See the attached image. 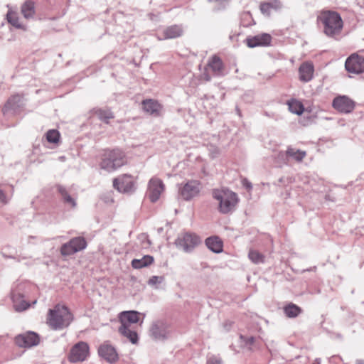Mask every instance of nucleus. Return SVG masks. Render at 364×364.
<instances>
[{
	"label": "nucleus",
	"mask_w": 364,
	"mask_h": 364,
	"mask_svg": "<svg viewBox=\"0 0 364 364\" xmlns=\"http://www.w3.org/2000/svg\"><path fill=\"white\" fill-rule=\"evenodd\" d=\"M125 154L119 149H107L102 155L100 168L112 172L126 164Z\"/></svg>",
	"instance_id": "3"
},
{
	"label": "nucleus",
	"mask_w": 364,
	"mask_h": 364,
	"mask_svg": "<svg viewBox=\"0 0 364 364\" xmlns=\"http://www.w3.org/2000/svg\"><path fill=\"white\" fill-rule=\"evenodd\" d=\"M332 106L341 113L348 114L353 111L355 102L346 95H339L333 99Z\"/></svg>",
	"instance_id": "9"
},
{
	"label": "nucleus",
	"mask_w": 364,
	"mask_h": 364,
	"mask_svg": "<svg viewBox=\"0 0 364 364\" xmlns=\"http://www.w3.org/2000/svg\"><path fill=\"white\" fill-rule=\"evenodd\" d=\"M183 33V30L181 26L172 25L171 26L166 28L163 31V36H158V39L161 41L178 38L182 36Z\"/></svg>",
	"instance_id": "18"
},
{
	"label": "nucleus",
	"mask_w": 364,
	"mask_h": 364,
	"mask_svg": "<svg viewBox=\"0 0 364 364\" xmlns=\"http://www.w3.org/2000/svg\"><path fill=\"white\" fill-rule=\"evenodd\" d=\"M283 8V4L280 0H270L260 4L259 9L261 13L267 16L271 15L272 11H279Z\"/></svg>",
	"instance_id": "17"
},
{
	"label": "nucleus",
	"mask_w": 364,
	"mask_h": 364,
	"mask_svg": "<svg viewBox=\"0 0 364 364\" xmlns=\"http://www.w3.org/2000/svg\"><path fill=\"white\" fill-rule=\"evenodd\" d=\"M286 154L288 156L291 157L298 162L301 161L306 155V151L292 147H288Z\"/></svg>",
	"instance_id": "31"
},
{
	"label": "nucleus",
	"mask_w": 364,
	"mask_h": 364,
	"mask_svg": "<svg viewBox=\"0 0 364 364\" xmlns=\"http://www.w3.org/2000/svg\"><path fill=\"white\" fill-rule=\"evenodd\" d=\"M205 80L208 81L210 80V77L208 75H205Z\"/></svg>",
	"instance_id": "43"
},
{
	"label": "nucleus",
	"mask_w": 364,
	"mask_h": 364,
	"mask_svg": "<svg viewBox=\"0 0 364 364\" xmlns=\"http://www.w3.org/2000/svg\"><path fill=\"white\" fill-rule=\"evenodd\" d=\"M164 281L163 276H152L148 281V284L155 289H158L157 285L161 284Z\"/></svg>",
	"instance_id": "37"
},
{
	"label": "nucleus",
	"mask_w": 364,
	"mask_h": 364,
	"mask_svg": "<svg viewBox=\"0 0 364 364\" xmlns=\"http://www.w3.org/2000/svg\"><path fill=\"white\" fill-rule=\"evenodd\" d=\"M289 110L294 114L301 115L304 111L303 104L296 100H291L288 102Z\"/></svg>",
	"instance_id": "32"
},
{
	"label": "nucleus",
	"mask_w": 364,
	"mask_h": 364,
	"mask_svg": "<svg viewBox=\"0 0 364 364\" xmlns=\"http://www.w3.org/2000/svg\"><path fill=\"white\" fill-rule=\"evenodd\" d=\"M154 257L151 255H146L140 259H134L132 261V266L134 269H141L148 267L154 262Z\"/></svg>",
	"instance_id": "28"
},
{
	"label": "nucleus",
	"mask_w": 364,
	"mask_h": 364,
	"mask_svg": "<svg viewBox=\"0 0 364 364\" xmlns=\"http://www.w3.org/2000/svg\"><path fill=\"white\" fill-rule=\"evenodd\" d=\"M318 22L323 26V32L328 36L338 33L343 28L340 15L334 11H324L318 16Z\"/></svg>",
	"instance_id": "4"
},
{
	"label": "nucleus",
	"mask_w": 364,
	"mask_h": 364,
	"mask_svg": "<svg viewBox=\"0 0 364 364\" xmlns=\"http://www.w3.org/2000/svg\"><path fill=\"white\" fill-rule=\"evenodd\" d=\"M255 341V338L253 336H250L247 338V344H252Z\"/></svg>",
	"instance_id": "41"
},
{
	"label": "nucleus",
	"mask_w": 364,
	"mask_h": 364,
	"mask_svg": "<svg viewBox=\"0 0 364 364\" xmlns=\"http://www.w3.org/2000/svg\"><path fill=\"white\" fill-rule=\"evenodd\" d=\"M7 21L16 28H23V25L19 23L17 14L12 11H8L6 14Z\"/></svg>",
	"instance_id": "34"
},
{
	"label": "nucleus",
	"mask_w": 364,
	"mask_h": 364,
	"mask_svg": "<svg viewBox=\"0 0 364 364\" xmlns=\"http://www.w3.org/2000/svg\"><path fill=\"white\" fill-rule=\"evenodd\" d=\"M207 364H223V360L220 356L213 355L208 358Z\"/></svg>",
	"instance_id": "38"
},
{
	"label": "nucleus",
	"mask_w": 364,
	"mask_h": 364,
	"mask_svg": "<svg viewBox=\"0 0 364 364\" xmlns=\"http://www.w3.org/2000/svg\"><path fill=\"white\" fill-rule=\"evenodd\" d=\"M57 190L60 194L63 202L68 206L75 208L77 206L76 198L72 196L68 189L61 186H57Z\"/></svg>",
	"instance_id": "20"
},
{
	"label": "nucleus",
	"mask_w": 364,
	"mask_h": 364,
	"mask_svg": "<svg viewBox=\"0 0 364 364\" xmlns=\"http://www.w3.org/2000/svg\"><path fill=\"white\" fill-rule=\"evenodd\" d=\"M98 355L109 363L116 362L119 357L115 348L109 341H105L98 347Z\"/></svg>",
	"instance_id": "13"
},
{
	"label": "nucleus",
	"mask_w": 364,
	"mask_h": 364,
	"mask_svg": "<svg viewBox=\"0 0 364 364\" xmlns=\"http://www.w3.org/2000/svg\"><path fill=\"white\" fill-rule=\"evenodd\" d=\"M119 332L127 338L132 343L136 344L138 342L139 337L137 333L134 330L131 329L128 324L121 325L119 328Z\"/></svg>",
	"instance_id": "26"
},
{
	"label": "nucleus",
	"mask_w": 364,
	"mask_h": 364,
	"mask_svg": "<svg viewBox=\"0 0 364 364\" xmlns=\"http://www.w3.org/2000/svg\"><path fill=\"white\" fill-rule=\"evenodd\" d=\"M199 191V183L197 181H188L178 190L180 197L185 200H190L197 196Z\"/></svg>",
	"instance_id": "14"
},
{
	"label": "nucleus",
	"mask_w": 364,
	"mask_h": 364,
	"mask_svg": "<svg viewBox=\"0 0 364 364\" xmlns=\"http://www.w3.org/2000/svg\"><path fill=\"white\" fill-rule=\"evenodd\" d=\"M316 269V267H311L309 269H304L303 272H306V271H314Z\"/></svg>",
	"instance_id": "42"
},
{
	"label": "nucleus",
	"mask_w": 364,
	"mask_h": 364,
	"mask_svg": "<svg viewBox=\"0 0 364 364\" xmlns=\"http://www.w3.org/2000/svg\"><path fill=\"white\" fill-rule=\"evenodd\" d=\"M87 246V241L83 237H75L68 242L63 244L60 252L62 256L68 257L85 250Z\"/></svg>",
	"instance_id": "6"
},
{
	"label": "nucleus",
	"mask_w": 364,
	"mask_h": 364,
	"mask_svg": "<svg viewBox=\"0 0 364 364\" xmlns=\"http://www.w3.org/2000/svg\"><path fill=\"white\" fill-rule=\"evenodd\" d=\"M11 299L14 304V308L16 311H23L26 310L30 304L23 299V294L20 293L12 292L11 293Z\"/></svg>",
	"instance_id": "23"
},
{
	"label": "nucleus",
	"mask_w": 364,
	"mask_h": 364,
	"mask_svg": "<svg viewBox=\"0 0 364 364\" xmlns=\"http://www.w3.org/2000/svg\"><path fill=\"white\" fill-rule=\"evenodd\" d=\"M46 139L48 142L55 144L59 141L60 133L58 130H48L46 134Z\"/></svg>",
	"instance_id": "36"
},
{
	"label": "nucleus",
	"mask_w": 364,
	"mask_h": 364,
	"mask_svg": "<svg viewBox=\"0 0 364 364\" xmlns=\"http://www.w3.org/2000/svg\"><path fill=\"white\" fill-rule=\"evenodd\" d=\"M205 245L214 253H220L223 251V242L218 236H211L205 239Z\"/></svg>",
	"instance_id": "24"
},
{
	"label": "nucleus",
	"mask_w": 364,
	"mask_h": 364,
	"mask_svg": "<svg viewBox=\"0 0 364 364\" xmlns=\"http://www.w3.org/2000/svg\"><path fill=\"white\" fill-rule=\"evenodd\" d=\"M236 111H237V113L240 115V109H239L238 108H237Z\"/></svg>",
	"instance_id": "44"
},
{
	"label": "nucleus",
	"mask_w": 364,
	"mask_h": 364,
	"mask_svg": "<svg viewBox=\"0 0 364 364\" xmlns=\"http://www.w3.org/2000/svg\"><path fill=\"white\" fill-rule=\"evenodd\" d=\"M8 199L4 191L0 190V202L3 204L8 203Z\"/></svg>",
	"instance_id": "39"
},
{
	"label": "nucleus",
	"mask_w": 364,
	"mask_h": 364,
	"mask_svg": "<svg viewBox=\"0 0 364 364\" xmlns=\"http://www.w3.org/2000/svg\"><path fill=\"white\" fill-rule=\"evenodd\" d=\"M245 41L249 48L267 46L271 43L272 36L269 33H263L254 36H250Z\"/></svg>",
	"instance_id": "16"
},
{
	"label": "nucleus",
	"mask_w": 364,
	"mask_h": 364,
	"mask_svg": "<svg viewBox=\"0 0 364 364\" xmlns=\"http://www.w3.org/2000/svg\"><path fill=\"white\" fill-rule=\"evenodd\" d=\"M314 72V68L312 63L307 62L302 63L299 68L300 80L304 82H309L313 78Z\"/></svg>",
	"instance_id": "19"
},
{
	"label": "nucleus",
	"mask_w": 364,
	"mask_h": 364,
	"mask_svg": "<svg viewBox=\"0 0 364 364\" xmlns=\"http://www.w3.org/2000/svg\"><path fill=\"white\" fill-rule=\"evenodd\" d=\"M113 186L119 192L124 193H132L134 191V183L130 175H122L113 180Z\"/></svg>",
	"instance_id": "11"
},
{
	"label": "nucleus",
	"mask_w": 364,
	"mask_h": 364,
	"mask_svg": "<svg viewBox=\"0 0 364 364\" xmlns=\"http://www.w3.org/2000/svg\"><path fill=\"white\" fill-rule=\"evenodd\" d=\"M90 347L85 341H80L75 343L69 354V361L71 363L82 362L86 360L89 355Z\"/></svg>",
	"instance_id": "7"
},
{
	"label": "nucleus",
	"mask_w": 364,
	"mask_h": 364,
	"mask_svg": "<svg viewBox=\"0 0 364 364\" xmlns=\"http://www.w3.org/2000/svg\"><path fill=\"white\" fill-rule=\"evenodd\" d=\"M283 310L286 316L290 318H296L302 311L301 309L299 306L293 303H289L284 306Z\"/></svg>",
	"instance_id": "29"
},
{
	"label": "nucleus",
	"mask_w": 364,
	"mask_h": 364,
	"mask_svg": "<svg viewBox=\"0 0 364 364\" xmlns=\"http://www.w3.org/2000/svg\"><path fill=\"white\" fill-rule=\"evenodd\" d=\"M21 13L26 18H32L35 14L34 2L26 1L21 6Z\"/></svg>",
	"instance_id": "30"
},
{
	"label": "nucleus",
	"mask_w": 364,
	"mask_h": 364,
	"mask_svg": "<svg viewBox=\"0 0 364 364\" xmlns=\"http://www.w3.org/2000/svg\"><path fill=\"white\" fill-rule=\"evenodd\" d=\"M357 364H363L362 361H358Z\"/></svg>",
	"instance_id": "45"
},
{
	"label": "nucleus",
	"mask_w": 364,
	"mask_h": 364,
	"mask_svg": "<svg viewBox=\"0 0 364 364\" xmlns=\"http://www.w3.org/2000/svg\"><path fill=\"white\" fill-rule=\"evenodd\" d=\"M23 105V97L20 95H14L11 96L4 105L6 110L12 109L16 111Z\"/></svg>",
	"instance_id": "27"
},
{
	"label": "nucleus",
	"mask_w": 364,
	"mask_h": 364,
	"mask_svg": "<svg viewBox=\"0 0 364 364\" xmlns=\"http://www.w3.org/2000/svg\"><path fill=\"white\" fill-rule=\"evenodd\" d=\"M212 196L218 201V210L223 214L232 212L239 201L237 195L228 189H214Z\"/></svg>",
	"instance_id": "2"
},
{
	"label": "nucleus",
	"mask_w": 364,
	"mask_h": 364,
	"mask_svg": "<svg viewBox=\"0 0 364 364\" xmlns=\"http://www.w3.org/2000/svg\"><path fill=\"white\" fill-rule=\"evenodd\" d=\"M164 190V185L159 178H151L148 184V194L152 203L156 202Z\"/></svg>",
	"instance_id": "15"
},
{
	"label": "nucleus",
	"mask_w": 364,
	"mask_h": 364,
	"mask_svg": "<svg viewBox=\"0 0 364 364\" xmlns=\"http://www.w3.org/2000/svg\"><path fill=\"white\" fill-rule=\"evenodd\" d=\"M250 259L255 264H259L264 262V256L255 250H250L248 253Z\"/></svg>",
	"instance_id": "33"
},
{
	"label": "nucleus",
	"mask_w": 364,
	"mask_h": 364,
	"mask_svg": "<svg viewBox=\"0 0 364 364\" xmlns=\"http://www.w3.org/2000/svg\"><path fill=\"white\" fill-rule=\"evenodd\" d=\"M14 341L18 347L28 348L38 345L40 338L38 333L33 331H27L17 335L14 338Z\"/></svg>",
	"instance_id": "8"
},
{
	"label": "nucleus",
	"mask_w": 364,
	"mask_h": 364,
	"mask_svg": "<svg viewBox=\"0 0 364 364\" xmlns=\"http://www.w3.org/2000/svg\"><path fill=\"white\" fill-rule=\"evenodd\" d=\"M200 242L201 240L196 234L185 232L178 236L175 245L184 252L191 253Z\"/></svg>",
	"instance_id": "5"
},
{
	"label": "nucleus",
	"mask_w": 364,
	"mask_h": 364,
	"mask_svg": "<svg viewBox=\"0 0 364 364\" xmlns=\"http://www.w3.org/2000/svg\"><path fill=\"white\" fill-rule=\"evenodd\" d=\"M150 333L154 339L164 341L169 335L168 325L163 320H157L152 323Z\"/></svg>",
	"instance_id": "10"
},
{
	"label": "nucleus",
	"mask_w": 364,
	"mask_h": 364,
	"mask_svg": "<svg viewBox=\"0 0 364 364\" xmlns=\"http://www.w3.org/2000/svg\"><path fill=\"white\" fill-rule=\"evenodd\" d=\"M243 186L248 191H250L252 188V183L250 182L247 178H244L242 180Z\"/></svg>",
	"instance_id": "40"
},
{
	"label": "nucleus",
	"mask_w": 364,
	"mask_h": 364,
	"mask_svg": "<svg viewBox=\"0 0 364 364\" xmlns=\"http://www.w3.org/2000/svg\"><path fill=\"white\" fill-rule=\"evenodd\" d=\"M346 70L348 73L360 74L364 72V58L357 54H352L346 60Z\"/></svg>",
	"instance_id": "12"
},
{
	"label": "nucleus",
	"mask_w": 364,
	"mask_h": 364,
	"mask_svg": "<svg viewBox=\"0 0 364 364\" xmlns=\"http://www.w3.org/2000/svg\"><path fill=\"white\" fill-rule=\"evenodd\" d=\"M142 109L149 114L158 116L160 112L161 105L156 100L148 99L142 101Z\"/></svg>",
	"instance_id": "21"
},
{
	"label": "nucleus",
	"mask_w": 364,
	"mask_h": 364,
	"mask_svg": "<svg viewBox=\"0 0 364 364\" xmlns=\"http://www.w3.org/2000/svg\"><path fill=\"white\" fill-rule=\"evenodd\" d=\"M73 319V314L68 306L58 304L48 310L47 323L53 330L60 331L68 328Z\"/></svg>",
	"instance_id": "1"
},
{
	"label": "nucleus",
	"mask_w": 364,
	"mask_h": 364,
	"mask_svg": "<svg viewBox=\"0 0 364 364\" xmlns=\"http://www.w3.org/2000/svg\"><path fill=\"white\" fill-rule=\"evenodd\" d=\"M139 313L136 311H125L120 314L121 325L136 323L139 320Z\"/></svg>",
	"instance_id": "22"
},
{
	"label": "nucleus",
	"mask_w": 364,
	"mask_h": 364,
	"mask_svg": "<svg viewBox=\"0 0 364 364\" xmlns=\"http://www.w3.org/2000/svg\"><path fill=\"white\" fill-rule=\"evenodd\" d=\"M97 116L101 121L108 124L110 119L114 118V114L110 110L100 109Z\"/></svg>",
	"instance_id": "35"
},
{
	"label": "nucleus",
	"mask_w": 364,
	"mask_h": 364,
	"mask_svg": "<svg viewBox=\"0 0 364 364\" xmlns=\"http://www.w3.org/2000/svg\"><path fill=\"white\" fill-rule=\"evenodd\" d=\"M208 66L210 68L215 75H223V63L218 56L215 55L212 56V58L208 60Z\"/></svg>",
	"instance_id": "25"
}]
</instances>
